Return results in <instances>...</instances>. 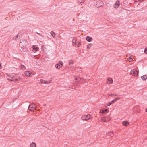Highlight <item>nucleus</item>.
Listing matches in <instances>:
<instances>
[{"mask_svg":"<svg viewBox=\"0 0 147 147\" xmlns=\"http://www.w3.org/2000/svg\"><path fill=\"white\" fill-rule=\"evenodd\" d=\"M130 73L132 75H133L135 76H137L138 75V71L135 69H133V70H131L130 71Z\"/></svg>","mask_w":147,"mask_h":147,"instance_id":"7ed1b4c3","label":"nucleus"},{"mask_svg":"<svg viewBox=\"0 0 147 147\" xmlns=\"http://www.w3.org/2000/svg\"><path fill=\"white\" fill-rule=\"evenodd\" d=\"M92 38L89 36H87L86 38V40L88 42H90L92 40Z\"/></svg>","mask_w":147,"mask_h":147,"instance_id":"9b49d317","label":"nucleus"},{"mask_svg":"<svg viewBox=\"0 0 147 147\" xmlns=\"http://www.w3.org/2000/svg\"><path fill=\"white\" fill-rule=\"evenodd\" d=\"M91 117V115L89 114L83 115L82 117V119L83 120L87 121L90 119Z\"/></svg>","mask_w":147,"mask_h":147,"instance_id":"f03ea898","label":"nucleus"},{"mask_svg":"<svg viewBox=\"0 0 147 147\" xmlns=\"http://www.w3.org/2000/svg\"><path fill=\"white\" fill-rule=\"evenodd\" d=\"M145 110H146V112H147V109H146Z\"/></svg>","mask_w":147,"mask_h":147,"instance_id":"a19ab883","label":"nucleus"},{"mask_svg":"<svg viewBox=\"0 0 147 147\" xmlns=\"http://www.w3.org/2000/svg\"><path fill=\"white\" fill-rule=\"evenodd\" d=\"M141 78L143 80H145L147 79V75H144L141 77Z\"/></svg>","mask_w":147,"mask_h":147,"instance_id":"f8f14e48","label":"nucleus"},{"mask_svg":"<svg viewBox=\"0 0 147 147\" xmlns=\"http://www.w3.org/2000/svg\"><path fill=\"white\" fill-rule=\"evenodd\" d=\"M129 60V62L132 61L133 60L131 58V57H130L129 59H128Z\"/></svg>","mask_w":147,"mask_h":147,"instance_id":"2f4dec72","label":"nucleus"},{"mask_svg":"<svg viewBox=\"0 0 147 147\" xmlns=\"http://www.w3.org/2000/svg\"><path fill=\"white\" fill-rule=\"evenodd\" d=\"M106 134L107 136H111V137H113L114 135L113 133L111 132H107Z\"/></svg>","mask_w":147,"mask_h":147,"instance_id":"6e6552de","label":"nucleus"},{"mask_svg":"<svg viewBox=\"0 0 147 147\" xmlns=\"http://www.w3.org/2000/svg\"><path fill=\"white\" fill-rule=\"evenodd\" d=\"M107 118H105L103 117H102L101 118V121H104V122H105L107 121H108V120H107Z\"/></svg>","mask_w":147,"mask_h":147,"instance_id":"4468645a","label":"nucleus"},{"mask_svg":"<svg viewBox=\"0 0 147 147\" xmlns=\"http://www.w3.org/2000/svg\"><path fill=\"white\" fill-rule=\"evenodd\" d=\"M75 80H77V78H75Z\"/></svg>","mask_w":147,"mask_h":147,"instance_id":"58836bf2","label":"nucleus"},{"mask_svg":"<svg viewBox=\"0 0 147 147\" xmlns=\"http://www.w3.org/2000/svg\"><path fill=\"white\" fill-rule=\"evenodd\" d=\"M44 80L43 79H41L40 80L39 83H44Z\"/></svg>","mask_w":147,"mask_h":147,"instance_id":"5701e85b","label":"nucleus"},{"mask_svg":"<svg viewBox=\"0 0 147 147\" xmlns=\"http://www.w3.org/2000/svg\"><path fill=\"white\" fill-rule=\"evenodd\" d=\"M51 34L53 38L55 37V33L54 32L52 31L51 32Z\"/></svg>","mask_w":147,"mask_h":147,"instance_id":"aec40b11","label":"nucleus"},{"mask_svg":"<svg viewBox=\"0 0 147 147\" xmlns=\"http://www.w3.org/2000/svg\"><path fill=\"white\" fill-rule=\"evenodd\" d=\"M59 63V65H60V66H61V67L63 65L62 62L61 61Z\"/></svg>","mask_w":147,"mask_h":147,"instance_id":"c85d7f7f","label":"nucleus"},{"mask_svg":"<svg viewBox=\"0 0 147 147\" xmlns=\"http://www.w3.org/2000/svg\"><path fill=\"white\" fill-rule=\"evenodd\" d=\"M113 103H111V102H110L109 103L108 105V106H110V105L112 104Z\"/></svg>","mask_w":147,"mask_h":147,"instance_id":"f704fd0d","label":"nucleus"},{"mask_svg":"<svg viewBox=\"0 0 147 147\" xmlns=\"http://www.w3.org/2000/svg\"><path fill=\"white\" fill-rule=\"evenodd\" d=\"M51 81H52V80H49L48 81H45V80H44V84H47L50 83L51 82Z\"/></svg>","mask_w":147,"mask_h":147,"instance_id":"f3484780","label":"nucleus"},{"mask_svg":"<svg viewBox=\"0 0 147 147\" xmlns=\"http://www.w3.org/2000/svg\"><path fill=\"white\" fill-rule=\"evenodd\" d=\"M14 81H16L19 80V79L17 78H16L15 80H14Z\"/></svg>","mask_w":147,"mask_h":147,"instance_id":"72a5a7b5","label":"nucleus"},{"mask_svg":"<svg viewBox=\"0 0 147 147\" xmlns=\"http://www.w3.org/2000/svg\"><path fill=\"white\" fill-rule=\"evenodd\" d=\"M92 45V44H88L87 45V49H90V47H91V46Z\"/></svg>","mask_w":147,"mask_h":147,"instance_id":"4be33fe9","label":"nucleus"},{"mask_svg":"<svg viewBox=\"0 0 147 147\" xmlns=\"http://www.w3.org/2000/svg\"><path fill=\"white\" fill-rule=\"evenodd\" d=\"M25 67L24 65H22L21 66V68L22 69H23V68H25Z\"/></svg>","mask_w":147,"mask_h":147,"instance_id":"c756f323","label":"nucleus"},{"mask_svg":"<svg viewBox=\"0 0 147 147\" xmlns=\"http://www.w3.org/2000/svg\"><path fill=\"white\" fill-rule=\"evenodd\" d=\"M103 2L102 1H100L97 2L96 5L97 7H100L103 5Z\"/></svg>","mask_w":147,"mask_h":147,"instance_id":"20e7f679","label":"nucleus"},{"mask_svg":"<svg viewBox=\"0 0 147 147\" xmlns=\"http://www.w3.org/2000/svg\"><path fill=\"white\" fill-rule=\"evenodd\" d=\"M74 61L73 60H70L69 61V64L71 65L73 64H74Z\"/></svg>","mask_w":147,"mask_h":147,"instance_id":"6ab92c4d","label":"nucleus"},{"mask_svg":"<svg viewBox=\"0 0 147 147\" xmlns=\"http://www.w3.org/2000/svg\"><path fill=\"white\" fill-rule=\"evenodd\" d=\"M36 33H37V34H39L40 36H42V35H41V34H40V33H38V32H36Z\"/></svg>","mask_w":147,"mask_h":147,"instance_id":"c9c22d12","label":"nucleus"},{"mask_svg":"<svg viewBox=\"0 0 147 147\" xmlns=\"http://www.w3.org/2000/svg\"><path fill=\"white\" fill-rule=\"evenodd\" d=\"M23 41L22 40H20V45L21 46V45L22 46H23V47H24V46H23V45H22L21 44L22 43V41ZM21 47H22V46H21Z\"/></svg>","mask_w":147,"mask_h":147,"instance_id":"a878e982","label":"nucleus"},{"mask_svg":"<svg viewBox=\"0 0 147 147\" xmlns=\"http://www.w3.org/2000/svg\"><path fill=\"white\" fill-rule=\"evenodd\" d=\"M113 82V79L112 78H107V83L108 84H111Z\"/></svg>","mask_w":147,"mask_h":147,"instance_id":"39448f33","label":"nucleus"},{"mask_svg":"<svg viewBox=\"0 0 147 147\" xmlns=\"http://www.w3.org/2000/svg\"><path fill=\"white\" fill-rule=\"evenodd\" d=\"M7 80H9V81H14V80H13L12 78L11 79V78H7Z\"/></svg>","mask_w":147,"mask_h":147,"instance_id":"393cba45","label":"nucleus"},{"mask_svg":"<svg viewBox=\"0 0 147 147\" xmlns=\"http://www.w3.org/2000/svg\"><path fill=\"white\" fill-rule=\"evenodd\" d=\"M78 2L79 3H81L82 2H84L83 1H82V0H78Z\"/></svg>","mask_w":147,"mask_h":147,"instance_id":"cd10ccee","label":"nucleus"},{"mask_svg":"<svg viewBox=\"0 0 147 147\" xmlns=\"http://www.w3.org/2000/svg\"><path fill=\"white\" fill-rule=\"evenodd\" d=\"M105 118H107V120H108V121L110 120V119H108V118L107 117H106Z\"/></svg>","mask_w":147,"mask_h":147,"instance_id":"e433bc0d","label":"nucleus"},{"mask_svg":"<svg viewBox=\"0 0 147 147\" xmlns=\"http://www.w3.org/2000/svg\"><path fill=\"white\" fill-rule=\"evenodd\" d=\"M108 110L107 109H105L100 111V112L102 113H104L105 112H106Z\"/></svg>","mask_w":147,"mask_h":147,"instance_id":"dca6fc26","label":"nucleus"},{"mask_svg":"<svg viewBox=\"0 0 147 147\" xmlns=\"http://www.w3.org/2000/svg\"><path fill=\"white\" fill-rule=\"evenodd\" d=\"M1 68V64H0V69Z\"/></svg>","mask_w":147,"mask_h":147,"instance_id":"4c0bfd02","label":"nucleus"},{"mask_svg":"<svg viewBox=\"0 0 147 147\" xmlns=\"http://www.w3.org/2000/svg\"><path fill=\"white\" fill-rule=\"evenodd\" d=\"M36 106L34 103L30 104L28 107V109L31 111H34V110H36Z\"/></svg>","mask_w":147,"mask_h":147,"instance_id":"f257e3e1","label":"nucleus"},{"mask_svg":"<svg viewBox=\"0 0 147 147\" xmlns=\"http://www.w3.org/2000/svg\"><path fill=\"white\" fill-rule=\"evenodd\" d=\"M85 0H82V1H83V2H84Z\"/></svg>","mask_w":147,"mask_h":147,"instance_id":"79ce46f5","label":"nucleus"},{"mask_svg":"<svg viewBox=\"0 0 147 147\" xmlns=\"http://www.w3.org/2000/svg\"><path fill=\"white\" fill-rule=\"evenodd\" d=\"M119 1H117L114 5V7L115 8H117L119 6Z\"/></svg>","mask_w":147,"mask_h":147,"instance_id":"423d86ee","label":"nucleus"},{"mask_svg":"<svg viewBox=\"0 0 147 147\" xmlns=\"http://www.w3.org/2000/svg\"><path fill=\"white\" fill-rule=\"evenodd\" d=\"M123 124L125 126H127L129 124V122L127 121H124L122 122Z\"/></svg>","mask_w":147,"mask_h":147,"instance_id":"1a4fd4ad","label":"nucleus"},{"mask_svg":"<svg viewBox=\"0 0 147 147\" xmlns=\"http://www.w3.org/2000/svg\"><path fill=\"white\" fill-rule=\"evenodd\" d=\"M19 34L18 33L17 35H16V37L15 38V39L16 40L18 38V35Z\"/></svg>","mask_w":147,"mask_h":147,"instance_id":"7c9ffc66","label":"nucleus"},{"mask_svg":"<svg viewBox=\"0 0 147 147\" xmlns=\"http://www.w3.org/2000/svg\"><path fill=\"white\" fill-rule=\"evenodd\" d=\"M33 51H36L38 49V48L37 47H35V46L34 45L33 46Z\"/></svg>","mask_w":147,"mask_h":147,"instance_id":"ddd939ff","label":"nucleus"},{"mask_svg":"<svg viewBox=\"0 0 147 147\" xmlns=\"http://www.w3.org/2000/svg\"><path fill=\"white\" fill-rule=\"evenodd\" d=\"M55 67L59 69L61 67V66H60V65H59V63H58L55 65Z\"/></svg>","mask_w":147,"mask_h":147,"instance_id":"412c9836","label":"nucleus"},{"mask_svg":"<svg viewBox=\"0 0 147 147\" xmlns=\"http://www.w3.org/2000/svg\"><path fill=\"white\" fill-rule=\"evenodd\" d=\"M46 105V104H44L43 105H44V106H45Z\"/></svg>","mask_w":147,"mask_h":147,"instance_id":"37998d69","label":"nucleus"},{"mask_svg":"<svg viewBox=\"0 0 147 147\" xmlns=\"http://www.w3.org/2000/svg\"><path fill=\"white\" fill-rule=\"evenodd\" d=\"M25 74L26 76H29L31 75V73L29 71H26L25 72Z\"/></svg>","mask_w":147,"mask_h":147,"instance_id":"9d476101","label":"nucleus"},{"mask_svg":"<svg viewBox=\"0 0 147 147\" xmlns=\"http://www.w3.org/2000/svg\"><path fill=\"white\" fill-rule=\"evenodd\" d=\"M120 99V98L118 97L115 98V99L111 101V103H114L115 101H116L117 100H119Z\"/></svg>","mask_w":147,"mask_h":147,"instance_id":"2eb2a0df","label":"nucleus"},{"mask_svg":"<svg viewBox=\"0 0 147 147\" xmlns=\"http://www.w3.org/2000/svg\"><path fill=\"white\" fill-rule=\"evenodd\" d=\"M109 96H115V94H109Z\"/></svg>","mask_w":147,"mask_h":147,"instance_id":"473e14b6","label":"nucleus"},{"mask_svg":"<svg viewBox=\"0 0 147 147\" xmlns=\"http://www.w3.org/2000/svg\"><path fill=\"white\" fill-rule=\"evenodd\" d=\"M76 39H74L73 40V41H72V43H73V45H75V42H75V40Z\"/></svg>","mask_w":147,"mask_h":147,"instance_id":"b1692460","label":"nucleus"},{"mask_svg":"<svg viewBox=\"0 0 147 147\" xmlns=\"http://www.w3.org/2000/svg\"><path fill=\"white\" fill-rule=\"evenodd\" d=\"M117 96V94H115V96Z\"/></svg>","mask_w":147,"mask_h":147,"instance_id":"ea45409f","label":"nucleus"},{"mask_svg":"<svg viewBox=\"0 0 147 147\" xmlns=\"http://www.w3.org/2000/svg\"><path fill=\"white\" fill-rule=\"evenodd\" d=\"M76 41L77 40L75 39V42H76L75 43V47H79L81 45V43L79 42H77Z\"/></svg>","mask_w":147,"mask_h":147,"instance_id":"0eeeda50","label":"nucleus"},{"mask_svg":"<svg viewBox=\"0 0 147 147\" xmlns=\"http://www.w3.org/2000/svg\"><path fill=\"white\" fill-rule=\"evenodd\" d=\"M144 52L146 53L147 54V48H146L145 49V50H144Z\"/></svg>","mask_w":147,"mask_h":147,"instance_id":"bb28decb","label":"nucleus"},{"mask_svg":"<svg viewBox=\"0 0 147 147\" xmlns=\"http://www.w3.org/2000/svg\"><path fill=\"white\" fill-rule=\"evenodd\" d=\"M30 146L31 147H36V144L35 143L32 142Z\"/></svg>","mask_w":147,"mask_h":147,"instance_id":"a211bd4d","label":"nucleus"}]
</instances>
